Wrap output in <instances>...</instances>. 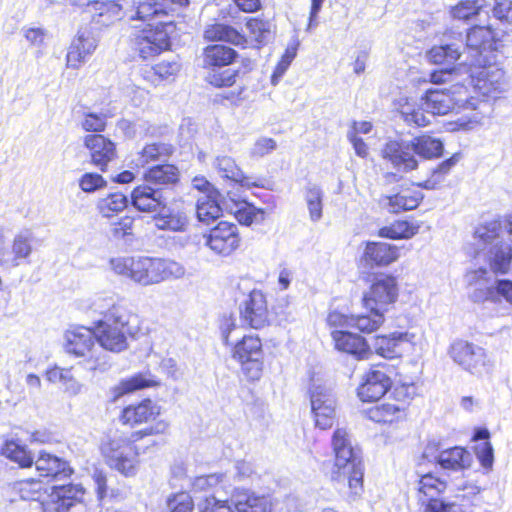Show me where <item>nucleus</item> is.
I'll return each instance as SVG.
<instances>
[{"label": "nucleus", "instance_id": "nucleus-29", "mask_svg": "<svg viewBox=\"0 0 512 512\" xmlns=\"http://www.w3.org/2000/svg\"><path fill=\"white\" fill-rule=\"evenodd\" d=\"M89 7L94 11L92 21L95 25L109 26L126 17L118 0H95L89 4Z\"/></svg>", "mask_w": 512, "mask_h": 512}, {"label": "nucleus", "instance_id": "nucleus-14", "mask_svg": "<svg viewBox=\"0 0 512 512\" xmlns=\"http://www.w3.org/2000/svg\"><path fill=\"white\" fill-rule=\"evenodd\" d=\"M479 71L473 72L471 82L480 94L487 97L497 98L508 89V81L503 69L492 63L482 66H474Z\"/></svg>", "mask_w": 512, "mask_h": 512}, {"label": "nucleus", "instance_id": "nucleus-4", "mask_svg": "<svg viewBox=\"0 0 512 512\" xmlns=\"http://www.w3.org/2000/svg\"><path fill=\"white\" fill-rule=\"evenodd\" d=\"M185 274L184 265L173 259L139 256L136 261L133 282L147 287L181 279Z\"/></svg>", "mask_w": 512, "mask_h": 512}, {"label": "nucleus", "instance_id": "nucleus-1", "mask_svg": "<svg viewBox=\"0 0 512 512\" xmlns=\"http://www.w3.org/2000/svg\"><path fill=\"white\" fill-rule=\"evenodd\" d=\"M497 42L495 34L488 26H474L466 34L451 31L445 35L442 44L433 46L426 54L429 62L437 65H453L467 55L463 63L469 66H482L496 59Z\"/></svg>", "mask_w": 512, "mask_h": 512}, {"label": "nucleus", "instance_id": "nucleus-60", "mask_svg": "<svg viewBox=\"0 0 512 512\" xmlns=\"http://www.w3.org/2000/svg\"><path fill=\"white\" fill-rule=\"evenodd\" d=\"M180 67V64L176 61H162L153 66L150 71L146 72V78H149L150 74H153L160 80H169L180 71Z\"/></svg>", "mask_w": 512, "mask_h": 512}, {"label": "nucleus", "instance_id": "nucleus-3", "mask_svg": "<svg viewBox=\"0 0 512 512\" xmlns=\"http://www.w3.org/2000/svg\"><path fill=\"white\" fill-rule=\"evenodd\" d=\"M444 146L440 139L430 135H420L410 141H388L383 150V158L398 170L408 172L418 167L415 154L423 159L440 157Z\"/></svg>", "mask_w": 512, "mask_h": 512}, {"label": "nucleus", "instance_id": "nucleus-62", "mask_svg": "<svg viewBox=\"0 0 512 512\" xmlns=\"http://www.w3.org/2000/svg\"><path fill=\"white\" fill-rule=\"evenodd\" d=\"M117 128L128 138H135L138 135L147 134L149 128L146 127V122L138 120L132 122L127 119H121L117 123Z\"/></svg>", "mask_w": 512, "mask_h": 512}, {"label": "nucleus", "instance_id": "nucleus-22", "mask_svg": "<svg viewBox=\"0 0 512 512\" xmlns=\"http://www.w3.org/2000/svg\"><path fill=\"white\" fill-rule=\"evenodd\" d=\"M84 146L89 150L91 163L103 172L116 157L114 143L101 134L86 135Z\"/></svg>", "mask_w": 512, "mask_h": 512}, {"label": "nucleus", "instance_id": "nucleus-40", "mask_svg": "<svg viewBox=\"0 0 512 512\" xmlns=\"http://www.w3.org/2000/svg\"><path fill=\"white\" fill-rule=\"evenodd\" d=\"M157 385V381L150 374H136L130 378L122 380L113 389L114 400L124 394L134 392L139 389Z\"/></svg>", "mask_w": 512, "mask_h": 512}, {"label": "nucleus", "instance_id": "nucleus-32", "mask_svg": "<svg viewBox=\"0 0 512 512\" xmlns=\"http://www.w3.org/2000/svg\"><path fill=\"white\" fill-rule=\"evenodd\" d=\"M475 301L500 302L504 299L512 305V281L507 279L496 280L486 290H476L472 295Z\"/></svg>", "mask_w": 512, "mask_h": 512}, {"label": "nucleus", "instance_id": "nucleus-11", "mask_svg": "<svg viewBox=\"0 0 512 512\" xmlns=\"http://www.w3.org/2000/svg\"><path fill=\"white\" fill-rule=\"evenodd\" d=\"M423 336L414 332H393L389 335L377 336L373 348L379 356L393 359L404 353L422 350Z\"/></svg>", "mask_w": 512, "mask_h": 512}, {"label": "nucleus", "instance_id": "nucleus-56", "mask_svg": "<svg viewBox=\"0 0 512 512\" xmlns=\"http://www.w3.org/2000/svg\"><path fill=\"white\" fill-rule=\"evenodd\" d=\"M484 11L492 13L493 17L501 22L512 21V1L511 0H487Z\"/></svg>", "mask_w": 512, "mask_h": 512}, {"label": "nucleus", "instance_id": "nucleus-10", "mask_svg": "<svg viewBox=\"0 0 512 512\" xmlns=\"http://www.w3.org/2000/svg\"><path fill=\"white\" fill-rule=\"evenodd\" d=\"M189 0H133L132 7L125 12L133 24L152 23L153 27L164 21V18L175 11L174 6L185 7Z\"/></svg>", "mask_w": 512, "mask_h": 512}, {"label": "nucleus", "instance_id": "nucleus-12", "mask_svg": "<svg viewBox=\"0 0 512 512\" xmlns=\"http://www.w3.org/2000/svg\"><path fill=\"white\" fill-rule=\"evenodd\" d=\"M334 453L337 479L347 480L351 493L359 495L363 487V466L358 452L351 446Z\"/></svg>", "mask_w": 512, "mask_h": 512}, {"label": "nucleus", "instance_id": "nucleus-23", "mask_svg": "<svg viewBox=\"0 0 512 512\" xmlns=\"http://www.w3.org/2000/svg\"><path fill=\"white\" fill-rule=\"evenodd\" d=\"M434 448L432 444L427 445L423 456L435 460L442 469L459 471L468 468L471 464L470 453L462 447L456 446L445 449L437 455L433 454Z\"/></svg>", "mask_w": 512, "mask_h": 512}, {"label": "nucleus", "instance_id": "nucleus-21", "mask_svg": "<svg viewBox=\"0 0 512 512\" xmlns=\"http://www.w3.org/2000/svg\"><path fill=\"white\" fill-rule=\"evenodd\" d=\"M131 204L140 212L154 213L166 206V197L160 188H154L150 184H142L135 187L131 193Z\"/></svg>", "mask_w": 512, "mask_h": 512}, {"label": "nucleus", "instance_id": "nucleus-39", "mask_svg": "<svg viewBox=\"0 0 512 512\" xmlns=\"http://www.w3.org/2000/svg\"><path fill=\"white\" fill-rule=\"evenodd\" d=\"M368 309L370 311L367 314L352 315L351 328L358 329L363 333H372L383 324V311L378 307Z\"/></svg>", "mask_w": 512, "mask_h": 512}, {"label": "nucleus", "instance_id": "nucleus-46", "mask_svg": "<svg viewBox=\"0 0 512 512\" xmlns=\"http://www.w3.org/2000/svg\"><path fill=\"white\" fill-rule=\"evenodd\" d=\"M304 198L309 211V217L312 222H318L323 215V191L315 185L309 184L305 188Z\"/></svg>", "mask_w": 512, "mask_h": 512}, {"label": "nucleus", "instance_id": "nucleus-53", "mask_svg": "<svg viewBox=\"0 0 512 512\" xmlns=\"http://www.w3.org/2000/svg\"><path fill=\"white\" fill-rule=\"evenodd\" d=\"M12 261L15 266L19 265V260L26 259L32 252V235L30 232H21L14 237L12 243Z\"/></svg>", "mask_w": 512, "mask_h": 512}, {"label": "nucleus", "instance_id": "nucleus-8", "mask_svg": "<svg viewBox=\"0 0 512 512\" xmlns=\"http://www.w3.org/2000/svg\"><path fill=\"white\" fill-rule=\"evenodd\" d=\"M453 361L469 373L482 376L492 371L493 364L486 350L473 343L457 340L449 349Z\"/></svg>", "mask_w": 512, "mask_h": 512}, {"label": "nucleus", "instance_id": "nucleus-33", "mask_svg": "<svg viewBox=\"0 0 512 512\" xmlns=\"http://www.w3.org/2000/svg\"><path fill=\"white\" fill-rule=\"evenodd\" d=\"M155 226L160 230L183 232L188 227L187 216L180 211L161 208L154 217Z\"/></svg>", "mask_w": 512, "mask_h": 512}, {"label": "nucleus", "instance_id": "nucleus-64", "mask_svg": "<svg viewBox=\"0 0 512 512\" xmlns=\"http://www.w3.org/2000/svg\"><path fill=\"white\" fill-rule=\"evenodd\" d=\"M134 219L130 216H124L117 222L110 224L109 233L115 239H124L133 234Z\"/></svg>", "mask_w": 512, "mask_h": 512}, {"label": "nucleus", "instance_id": "nucleus-55", "mask_svg": "<svg viewBox=\"0 0 512 512\" xmlns=\"http://www.w3.org/2000/svg\"><path fill=\"white\" fill-rule=\"evenodd\" d=\"M137 257L118 256L109 260L110 269L119 276L126 277L133 281Z\"/></svg>", "mask_w": 512, "mask_h": 512}, {"label": "nucleus", "instance_id": "nucleus-26", "mask_svg": "<svg viewBox=\"0 0 512 512\" xmlns=\"http://www.w3.org/2000/svg\"><path fill=\"white\" fill-rule=\"evenodd\" d=\"M33 464L41 477L61 479L73 473V469L66 460L46 451H41Z\"/></svg>", "mask_w": 512, "mask_h": 512}, {"label": "nucleus", "instance_id": "nucleus-54", "mask_svg": "<svg viewBox=\"0 0 512 512\" xmlns=\"http://www.w3.org/2000/svg\"><path fill=\"white\" fill-rule=\"evenodd\" d=\"M501 224L497 221H492L478 227L475 231V238L478 241V245H500L499 231Z\"/></svg>", "mask_w": 512, "mask_h": 512}, {"label": "nucleus", "instance_id": "nucleus-2", "mask_svg": "<svg viewBox=\"0 0 512 512\" xmlns=\"http://www.w3.org/2000/svg\"><path fill=\"white\" fill-rule=\"evenodd\" d=\"M92 305L96 312L103 314L93 326L100 349L114 353L124 351L128 347V336L133 334L132 315L112 297L99 296Z\"/></svg>", "mask_w": 512, "mask_h": 512}, {"label": "nucleus", "instance_id": "nucleus-34", "mask_svg": "<svg viewBox=\"0 0 512 512\" xmlns=\"http://www.w3.org/2000/svg\"><path fill=\"white\" fill-rule=\"evenodd\" d=\"M233 358L239 362L262 358V343L258 336H244L233 349Z\"/></svg>", "mask_w": 512, "mask_h": 512}, {"label": "nucleus", "instance_id": "nucleus-16", "mask_svg": "<svg viewBox=\"0 0 512 512\" xmlns=\"http://www.w3.org/2000/svg\"><path fill=\"white\" fill-rule=\"evenodd\" d=\"M466 94L463 86H454L451 89L428 90L421 99L426 110L432 115H446L463 105Z\"/></svg>", "mask_w": 512, "mask_h": 512}, {"label": "nucleus", "instance_id": "nucleus-5", "mask_svg": "<svg viewBox=\"0 0 512 512\" xmlns=\"http://www.w3.org/2000/svg\"><path fill=\"white\" fill-rule=\"evenodd\" d=\"M171 22L160 21L155 27L152 23L132 24L130 46L142 59L160 54L169 47V31Z\"/></svg>", "mask_w": 512, "mask_h": 512}, {"label": "nucleus", "instance_id": "nucleus-30", "mask_svg": "<svg viewBox=\"0 0 512 512\" xmlns=\"http://www.w3.org/2000/svg\"><path fill=\"white\" fill-rule=\"evenodd\" d=\"M422 199L423 195L419 191L403 190L398 194L382 197L380 204L391 213H400L415 209Z\"/></svg>", "mask_w": 512, "mask_h": 512}, {"label": "nucleus", "instance_id": "nucleus-58", "mask_svg": "<svg viewBox=\"0 0 512 512\" xmlns=\"http://www.w3.org/2000/svg\"><path fill=\"white\" fill-rule=\"evenodd\" d=\"M246 28L253 40L260 44L267 42L271 35L269 22L257 18H250L246 22Z\"/></svg>", "mask_w": 512, "mask_h": 512}, {"label": "nucleus", "instance_id": "nucleus-48", "mask_svg": "<svg viewBox=\"0 0 512 512\" xmlns=\"http://www.w3.org/2000/svg\"><path fill=\"white\" fill-rule=\"evenodd\" d=\"M419 225H413L407 221H396L389 226L379 229L378 235L389 239H409L416 235Z\"/></svg>", "mask_w": 512, "mask_h": 512}, {"label": "nucleus", "instance_id": "nucleus-17", "mask_svg": "<svg viewBox=\"0 0 512 512\" xmlns=\"http://www.w3.org/2000/svg\"><path fill=\"white\" fill-rule=\"evenodd\" d=\"M398 297V285L395 277L381 274L375 277L370 290L364 296L366 308L378 307L384 311V307L392 304Z\"/></svg>", "mask_w": 512, "mask_h": 512}, {"label": "nucleus", "instance_id": "nucleus-13", "mask_svg": "<svg viewBox=\"0 0 512 512\" xmlns=\"http://www.w3.org/2000/svg\"><path fill=\"white\" fill-rule=\"evenodd\" d=\"M310 402L315 425L323 430L332 427L336 416V399L332 391L324 385L313 383Z\"/></svg>", "mask_w": 512, "mask_h": 512}, {"label": "nucleus", "instance_id": "nucleus-19", "mask_svg": "<svg viewBox=\"0 0 512 512\" xmlns=\"http://www.w3.org/2000/svg\"><path fill=\"white\" fill-rule=\"evenodd\" d=\"M240 317L243 324L254 329L263 328L268 323L267 301L260 290H252L243 301Z\"/></svg>", "mask_w": 512, "mask_h": 512}, {"label": "nucleus", "instance_id": "nucleus-42", "mask_svg": "<svg viewBox=\"0 0 512 512\" xmlns=\"http://www.w3.org/2000/svg\"><path fill=\"white\" fill-rule=\"evenodd\" d=\"M128 206V198L120 192L110 193L97 201L96 209L104 218H111Z\"/></svg>", "mask_w": 512, "mask_h": 512}, {"label": "nucleus", "instance_id": "nucleus-6", "mask_svg": "<svg viewBox=\"0 0 512 512\" xmlns=\"http://www.w3.org/2000/svg\"><path fill=\"white\" fill-rule=\"evenodd\" d=\"M64 348L68 354L83 358L88 369L97 370L104 364L102 350L98 346L93 328L84 326L67 330L64 335Z\"/></svg>", "mask_w": 512, "mask_h": 512}, {"label": "nucleus", "instance_id": "nucleus-52", "mask_svg": "<svg viewBox=\"0 0 512 512\" xmlns=\"http://www.w3.org/2000/svg\"><path fill=\"white\" fill-rule=\"evenodd\" d=\"M196 213L200 222L209 224L221 216L222 210L214 199L206 195L198 199Z\"/></svg>", "mask_w": 512, "mask_h": 512}, {"label": "nucleus", "instance_id": "nucleus-45", "mask_svg": "<svg viewBox=\"0 0 512 512\" xmlns=\"http://www.w3.org/2000/svg\"><path fill=\"white\" fill-rule=\"evenodd\" d=\"M460 158L461 155L459 153H455L449 159L443 161L434 168L431 172V176L427 180L418 183V186L429 190L437 188L443 182L445 176L457 164Z\"/></svg>", "mask_w": 512, "mask_h": 512}, {"label": "nucleus", "instance_id": "nucleus-38", "mask_svg": "<svg viewBox=\"0 0 512 512\" xmlns=\"http://www.w3.org/2000/svg\"><path fill=\"white\" fill-rule=\"evenodd\" d=\"M46 379L51 383H61L65 392L71 396L79 394L82 389V384L72 375L71 369L55 366L46 371Z\"/></svg>", "mask_w": 512, "mask_h": 512}, {"label": "nucleus", "instance_id": "nucleus-18", "mask_svg": "<svg viewBox=\"0 0 512 512\" xmlns=\"http://www.w3.org/2000/svg\"><path fill=\"white\" fill-rule=\"evenodd\" d=\"M205 244L215 253L221 255H230L239 247L240 237L235 224L227 221L218 223L216 227L210 230L205 236Z\"/></svg>", "mask_w": 512, "mask_h": 512}, {"label": "nucleus", "instance_id": "nucleus-50", "mask_svg": "<svg viewBox=\"0 0 512 512\" xmlns=\"http://www.w3.org/2000/svg\"><path fill=\"white\" fill-rule=\"evenodd\" d=\"M2 455L17 463L20 467L32 466L34 458L26 448L15 441H8L2 448Z\"/></svg>", "mask_w": 512, "mask_h": 512}, {"label": "nucleus", "instance_id": "nucleus-31", "mask_svg": "<svg viewBox=\"0 0 512 512\" xmlns=\"http://www.w3.org/2000/svg\"><path fill=\"white\" fill-rule=\"evenodd\" d=\"M159 414V408L150 400H143L136 406H128L122 411L121 420L131 426L142 424L154 419Z\"/></svg>", "mask_w": 512, "mask_h": 512}, {"label": "nucleus", "instance_id": "nucleus-47", "mask_svg": "<svg viewBox=\"0 0 512 512\" xmlns=\"http://www.w3.org/2000/svg\"><path fill=\"white\" fill-rule=\"evenodd\" d=\"M237 512H273L272 501L267 496L244 495L235 502Z\"/></svg>", "mask_w": 512, "mask_h": 512}, {"label": "nucleus", "instance_id": "nucleus-7", "mask_svg": "<svg viewBox=\"0 0 512 512\" xmlns=\"http://www.w3.org/2000/svg\"><path fill=\"white\" fill-rule=\"evenodd\" d=\"M106 463L125 476H134L139 465L136 446L128 438L114 436L101 445Z\"/></svg>", "mask_w": 512, "mask_h": 512}, {"label": "nucleus", "instance_id": "nucleus-9", "mask_svg": "<svg viewBox=\"0 0 512 512\" xmlns=\"http://www.w3.org/2000/svg\"><path fill=\"white\" fill-rule=\"evenodd\" d=\"M446 488L445 481L430 473L420 477L416 490L418 501L424 506V512H466L460 504L438 499Z\"/></svg>", "mask_w": 512, "mask_h": 512}, {"label": "nucleus", "instance_id": "nucleus-63", "mask_svg": "<svg viewBox=\"0 0 512 512\" xmlns=\"http://www.w3.org/2000/svg\"><path fill=\"white\" fill-rule=\"evenodd\" d=\"M106 180L97 173H85L79 179V187L86 193H93L106 187Z\"/></svg>", "mask_w": 512, "mask_h": 512}, {"label": "nucleus", "instance_id": "nucleus-28", "mask_svg": "<svg viewBox=\"0 0 512 512\" xmlns=\"http://www.w3.org/2000/svg\"><path fill=\"white\" fill-rule=\"evenodd\" d=\"M399 250L385 242H367L362 260L369 266H388L399 258Z\"/></svg>", "mask_w": 512, "mask_h": 512}, {"label": "nucleus", "instance_id": "nucleus-25", "mask_svg": "<svg viewBox=\"0 0 512 512\" xmlns=\"http://www.w3.org/2000/svg\"><path fill=\"white\" fill-rule=\"evenodd\" d=\"M97 39L91 31L85 29L78 32L77 37L72 41L66 55L67 66L77 69L84 63L96 49Z\"/></svg>", "mask_w": 512, "mask_h": 512}, {"label": "nucleus", "instance_id": "nucleus-57", "mask_svg": "<svg viewBox=\"0 0 512 512\" xmlns=\"http://www.w3.org/2000/svg\"><path fill=\"white\" fill-rule=\"evenodd\" d=\"M168 512H192L194 503L187 492L170 494L166 499Z\"/></svg>", "mask_w": 512, "mask_h": 512}, {"label": "nucleus", "instance_id": "nucleus-27", "mask_svg": "<svg viewBox=\"0 0 512 512\" xmlns=\"http://www.w3.org/2000/svg\"><path fill=\"white\" fill-rule=\"evenodd\" d=\"M11 492L19 496L23 502H30L34 512H40L42 500L47 494V487L40 480L26 479L15 482L10 487Z\"/></svg>", "mask_w": 512, "mask_h": 512}, {"label": "nucleus", "instance_id": "nucleus-36", "mask_svg": "<svg viewBox=\"0 0 512 512\" xmlns=\"http://www.w3.org/2000/svg\"><path fill=\"white\" fill-rule=\"evenodd\" d=\"M369 418L378 423H393L406 416L403 404L384 403L371 408Z\"/></svg>", "mask_w": 512, "mask_h": 512}, {"label": "nucleus", "instance_id": "nucleus-37", "mask_svg": "<svg viewBox=\"0 0 512 512\" xmlns=\"http://www.w3.org/2000/svg\"><path fill=\"white\" fill-rule=\"evenodd\" d=\"M237 53L224 45H211L204 50V63L208 67H222L231 64Z\"/></svg>", "mask_w": 512, "mask_h": 512}, {"label": "nucleus", "instance_id": "nucleus-51", "mask_svg": "<svg viewBox=\"0 0 512 512\" xmlns=\"http://www.w3.org/2000/svg\"><path fill=\"white\" fill-rule=\"evenodd\" d=\"M487 0H462L450 10L454 19L468 20L486 8Z\"/></svg>", "mask_w": 512, "mask_h": 512}, {"label": "nucleus", "instance_id": "nucleus-20", "mask_svg": "<svg viewBox=\"0 0 512 512\" xmlns=\"http://www.w3.org/2000/svg\"><path fill=\"white\" fill-rule=\"evenodd\" d=\"M392 381L383 367H376L366 372L357 393L363 402L377 401L390 389Z\"/></svg>", "mask_w": 512, "mask_h": 512}, {"label": "nucleus", "instance_id": "nucleus-15", "mask_svg": "<svg viewBox=\"0 0 512 512\" xmlns=\"http://www.w3.org/2000/svg\"><path fill=\"white\" fill-rule=\"evenodd\" d=\"M85 489L80 484L53 486L41 503L40 512H67L73 505L83 501Z\"/></svg>", "mask_w": 512, "mask_h": 512}, {"label": "nucleus", "instance_id": "nucleus-59", "mask_svg": "<svg viewBox=\"0 0 512 512\" xmlns=\"http://www.w3.org/2000/svg\"><path fill=\"white\" fill-rule=\"evenodd\" d=\"M235 218L240 224L250 226L255 222L260 223L264 220V211L245 204L236 210Z\"/></svg>", "mask_w": 512, "mask_h": 512}, {"label": "nucleus", "instance_id": "nucleus-24", "mask_svg": "<svg viewBox=\"0 0 512 512\" xmlns=\"http://www.w3.org/2000/svg\"><path fill=\"white\" fill-rule=\"evenodd\" d=\"M331 337L338 351L347 353L357 360L368 359L372 353L365 338L360 335L349 331L335 330L332 331Z\"/></svg>", "mask_w": 512, "mask_h": 512}, {"label": "nucleus", "instance_id": "nucleus-61", "mask_svg": "<svg viewBox=\"0 0 512 512\" xmlns=\"http://www.w3.org/2000/svg\"><path fill=\"white\" fill-rule=\"evenodd\" d=\"M80 126L87 132H102L106 127V117L104 114L84 113Z\"/></svg>", "mask_w": 512, "mask_h": 512}, {"label": "nucleus", "instance_id": "nucleus-41", "mask_svg": "<svg viewBox=\"0 0 512 512\" xmlns=\"http://www.w3.org/2000/svg\"><path fill=\"white\" fill-rule=\"evenodd\" d=\"M213 166L221 177L241 183L242 185H249L248 179L232 157L226 155L217 156Z\"/></svg>", "mask_w": 512, "mask_h": 512}, {"label": "nucleus", "instance_id": "nucleus-49", "mask_svg": "<svg viewBox=\"0 0 512 512\" xmlns=\"http://www.w3.org/2000/svg\"><path fill=\"white\" fill-rule=\"evenodd\" d=\"M171 146L164 143H152L146 145L133 160L136 166L144 167L152 161L160 160L171 152Z\"/></svg>", "mask_w": 512, "mask_h": 512}, {"label": "nucleus", "instance_id": "nucleus-44", "mask_svg": "<svg viewBox=\"0 0 512 512\" xmlns=\"http://www.w3.org/2000/svg\"><path fill=\"white\" fill-rule=\"evenodd\" d=\"M204 37L209 41H225L236 45L243 41V36L236 29L221 23L209 25L204 31Z\"/></svg>", "mask_w": 512, "mask_h": 512}, {"label": "nucleus", "instance_id": "nucleus-35", "mask_svg": "<svg viewBox=\"0 0 512 512\" xmlns=\"http://www.w3.org/2000/svg\"><path fill=\"white\" fill-rule=\"evenodd\" d=\"M490 268L494 273L506 274L512 261V247L508 244H495L488 253Z\"/></svg>", "mask_w": 512, "mask_h": 512}, {"label": "nucleus", "instance_id": "nucleus-43", "mask_svg": "<svg viewBox=\"0 0 512 512\" xmlns=\"http://www.w3.org/2000/svg\"><path fill=\"white\" fill-rule=\"evenodd\" d=\"M178 169L170 164L157 165L145 173L147 184L167 185L178 181Z\"/></svg>", "mask_w": 512, "mask_h": 512}]
</instances>
